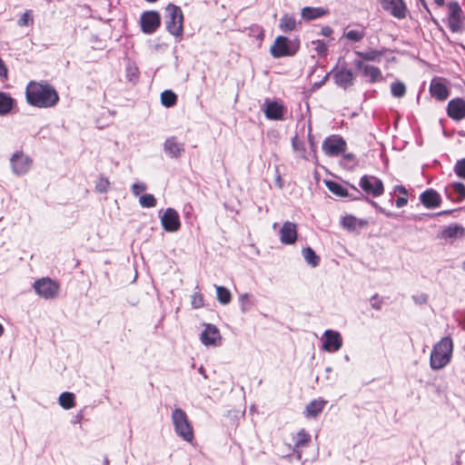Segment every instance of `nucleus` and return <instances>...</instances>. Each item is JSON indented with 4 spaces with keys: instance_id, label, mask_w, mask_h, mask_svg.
I'll list each match as a JSON object with an SVG mask.
<instances>
[{
    "instance_id": "5",
    "label": "nucleus",
    "mask_w": 465,
    "mask_h": 465,
    "mask_svg": "<svg viewBox=\"0 0 465 465\" xmlns=\"http://www.w3.org/2000/svg\"><path fill=\"white\" fill-rule=\"evenodd\" d=\"M165 25L171 35L176 37L182 36L183 33V14L179 6L173 4L167 5Z\"/></svg>"
},
{
    "instance_id": "31",
    "label": "nucleus",
    "mask_w": 465,
    "mask_h": 465,
    "mask_svg": "<svg viewBox=\"0 0 465 465\" xmlns=\"http://www.w3.org/2000/svg\"><path fill=\"white\" fill-rule=\"evenodd\" d=\"M326 187L330 192L339 197H350L348 191L341 184L333 182V181H326Z\"/></svg>"
},
{
    "instance_id": "29",
    "label": "nucleus",
    "mask_w": 465,
    "mask_h": 465,
    "mask_svg": "<svg viewBox=\"0 0 465 465\" xmlns=\"http://www.w3.org/2000/svg\"><path fill=\"white\" fill-rule=\"evenodd\" d=\"M302 253L306 262L312 267H317L320 264V257L311 247L303 248Z\"/></svg>"
},
{
    "instance_id": "43",
    "label": "nucleus",
    "mask_w": 465,
    "mask_h": 465,
    "mask_svg": "<svg viewBox=\"0 0 465 465\" xmlns=\"http://www.w3.org/2000/svg\"><path fill=\"white\" fill-rule=\"evenodd\" d=\"M312 44L314 45L315 52L321 55L325 56L328 52V46L322 40L312 41Z\"/></svg>"
},
{
    "instance_id": "12",
    "label": "nucleus",
    "mask_w": 465,
    "mask_h": 465,
    "mask_svg": "<svg viewBox=\"0 0 465 465\" xmlns=\"http://www.w3.org/2000/svg\"><path fill=\"white\" fill-rule=\"evenodd\" d=\"M200 341L205 346H220L222 335L219 329L211 323L204 324V330L200 334Z\"/></svg>"
},
{
    "instance_id": "19",
    "label": "nucleus",
    "mask_w": 465,
    "mask_h": 465,
    "mask_svg": "<svg viewBox=\"0 0 465 465\" xmlns=\"http://www.w3.org/2000/svg\"><path fill=\"white\" fill-rule=\"evenodd\" d=\"M263 106V112L267 119L275 121L283 119V113L285 109L282 104L275 101L266 100Z\"/></svg>"
},
{
    "instance_id": "64",
    "label": "nucleus",
    "mask_w": 465,
    "mask_h": 465,
    "mask_svg": "<svg viewBox=\"0 0 465 465\" xmlns=\"http://www.w3.org/2000/svg\"><path fill=\"white\" fill-rule=\"evenodd\" d=\"M104 465H109V460L108 458H105L104 460Z\"/></svg>"
},
{
    "instance_id": "48",
    "label": "nucleus",
    "mask_w": 465,
    "mask_h": 465,
    "mask_svg": "<svg viewBox=\"0 0 465 465\" xmlns=\"http://www.w3.org/2000/svg\"><path fill=\"white\" fill-rule=\"evenodd\" d=\"M146 190V185L143 183H135L132 186V193L134 195L138 196Z\"/></svg>"
},
{
    "instance_id": "54",
    "label": "nucleus",
    "mask_w": 465,
    "mask_h": 465,
    "mask_svg": "<svg viewBox=\"0 0 465 465\" xmlns=\"http://www.w3.org/2000/svg\"><path fill=\"white\" fill-rule=\"evenodd\" d=\"M394 192H395V193H401L402 195H407V190H406V188H405L404 186H402V185H397V186H395V188H394Z\"/></svg>"
},
{
    "instance_id": "59",
    "label": "nucleus",
    "mask_w": 465,
    "mask_h": 465,
    "mask_svg": "<svg viewBox=\"0 0 465 465\" xmlns=\"http://www.w3.org/2000/svg\"><path fill=\"white\" fill-rule=\"evenodd\" d=\"M371 306L377 310H380L381 309V302H372L371 303Z\"/></svg>"
},
{
    "instance_id": "52",
    "label": "nucleus",
    "mask_w": 465,
    "mask_h": 465,
    "mask_svg": "<svg viewBox=\"0 0 465 465\" xmlns=\"http://www.w3.org/2000/svg\"><path fill=\"white\" fill-rule=\"evenodd\" d=\"M7 76V69L3 62V60L0 58V77H6Z\"/></svg>"
},
{
    "instance_id": "47",
    "label": "nucleus",
    "mask_w": 465,
    "mask_h": 465,
    "mask_svg": "<svg viewBox=\"0 0 465 465\" xmlns=\"http://www.w3.org/2000/svg\"><path fill=\"white\" fill-rule=\"evenodd\" d=\"M192 306L195 309L201 308L203 306V298L200 292H194L192 295Z\"/></svg>"
},
{
    "instance_id": "14",
    "label": "nucleus",
    "mask_w": 465,
    "mask_h": 465,
    "mask_svg": "<svg viewBox=\"0 0 465 465\" xmlns=\"http://www.w3.org/2000/svg\"><path fill=\"white\" fill-rule=\"evenodd\" d=\"M324 341L322 350L328 352H334L342 347V338L339 331L326 330L323 333Z\"/></svg>"
},
{
    "instance_id": "58",
    "label": "nucleus",
    "mask_w": 465,
    "mask_h": 465,
    "mask_svg": "<svg viewBox=\"0 0 465 465\" xmlns=\"http://www.w3.org/2000/svg\"><path fill=\"white\" fill-rule=\"evenodd\" d=\"M451 212H452V211H450V210L442 211V212H440V213H434V214H430V216L445 215V214H449V213H450Z\"/></svg>"
},
{
    "instance_id": "7",
    "label": "nucleus",
    "mask_w": 465,
    "mask_h": 465,
    "mask_svg": "<svg viewBox=\"0 0 465 465\" xmlns=\"http://www.w3.org/2000/svg\"><path fill=\"white\" fill-rule=\"evenodd\" d=\"M35 292L45 299H54L59 292V285L50 278H42L35 282Z\"/></svg>"
},
{
    "instance_id": "16",
    "label": "nucleus",
    "mask_w": 465,
    "mask_h": 465,
    "mask_svg": "<svg viewBox=\"0 0 465 465\" xmlns=\"http://www.w3.org/2000/svg\"><path fill=\"white\" fill-rule=\"evenodd\" d=\"M382 8L398 18L403 19L407 15V6L403 0H381Z\"/></svg>"
},
{
    "instance_id": "17",
    "label": "nucleus",
    "mask_w": 465,
    "mask_h": 465,
    "mask_svg": "<svg viewBox=\"0 0 465 465\" xmlns=\"http://www.w3.org/2000/svg\"><path fill=\"white\" fill-rule=\"evenodd\" d=\"M448 115L455 120L460 121L465 118V101L461 98L450 100L447 105Z\"/></svg>"
},
{
    "instance_id": "33",
    "label": "nucleus",
    "mask_w": 465,
    "mask_h": 465,
    "mask_svg": "<svg viewBox=\"0 0 465 465\" xmlns=\"http://www.w3.org/2000/svg\"><path fill=\"white\" fill-rule=\"evenodd\" d=\"M451 189L454 193L457 194V201L461 202L465 199V185L462 183L455 182L451 183L446 190L447 195L450 198V193L449 190Z\"/></svg>"
},
{
    "instance_id": "37",
    "label": "nucleus",
    "mask_w": 465,
    "mask_h": 465,
    "mask_svg": "<svg viewBox=\"0 0 465 465\" xmlns=\"http://www.w3.org/2000/svg\"><path fill=\"white\" fill-rule=\"evenodd\" d=\"M364 36L365 30L363 28L345 31L343 34V37L354 43L361 41L364 38Z\"/></svg>"
},
{
    "instance_id": "1",
    "label": "nucleus",
    "mask_w": 465,
    "mask_h": 465,
    "mask_svg": "<svg viewBox=\"0 0 465 465\" xmlns=\"http://www.w3.org/2000/svg\"><path fill=\"white\" fill-rule=\"evenodd\" d=\"M25 98L30 105L37 108H51L59 102V94L54 86L35 81L26 85Z\"/></svg>"
},
{
    "instance_id": "60",
    "label": "nucleus",
    "mask_w": 465,
    "mask_h": 465,
    "mask_svg": "<svg viewBox=\"0 0 465 465\" xmlns=\"http://www.w3.org/2000/svg\"><path fill=\"white\" fill-rule=\"evenodd\" d=\"M344 158L348 159V160H353L354 159V155L352 153H347V154L344 155Z\"/></svg>"
},
{
    "instance_id": "2",
    "label": "nucleus",
    "mask_w": 465,
    "mask_h": 465,
    "mask_svg": "<svg viewBox=\"0 0 465 465\" xmlns=\"http://www.w3.org/2000/svg\"><path fill=\"white\" fill-rule=\"evenodd\" d=\"M452 351V340L450 337H443L433 346L430 357V368L434 371L444 368L450 361Z\"/></svg>"
},
{
    "instance_id": "24",
    "label": "nucleus",
    "mask_w": 465,
    "mask_h": 465,
    "mask_svg": "<svg viewBox=\"0 0 465 465\" xmlns=\"http://www.w3.org/2000/svg\"><path fill=\"white\" fill-rule=\"evenodd\" d=\"M329 13L327 9L322 7L306 6L302 9V16L306 20H313L326 15Z\"/></svg>"
},
{
    "instance_id": "53",
    "label": "nucleus",
    "mask_w": 465,
    "mask_h": 465,
    "mask_svg": "<svg viewBox=\"0 0 465 465\" xmlns=\"http://www.w3.org/2000/svg\"><path fill=\"white\" fill-rule=\"evenodd\" d=\"M362 61H363L362 59L361 60H355L354 61V65H355V67L358 70H360V71H361L363 73L364 72V67H366L367 64H363Z\"/></svg>"
},
{
    "instance_id": "62",
    "label": "nucleus",
    "mask_w": 465,
    "mask_h": 465,
    "mask_svg": "<svg viewBox=\"0 0 465 465\" xmlns=\"http://www.w3.org/2000/svg\"><path fill=\"white\" fill-rule=\"evenodd\" d=\"M351 188L354 190L357 194L361 195V193L354 185H351Z\"/></svg>"
},
{
    "instance_id": "6",
    "label": "nucleus",
    "mask_w": 465,
    "mask_h": 465,
    "mask_svg": "<svg viewBox=\"0 0 465 465\" xmlns=\"http://www.w3.org/2000/svg\"><path fill=\"white\" fill-rule=\"evenodd\" d=\"M33 160L22 151H17L10 158L12 173L16 176L25 175L32 168Z\"/></svg>"
},
{
    "instance_id": "42",
    "label": "nucleus",
    "mask_w": 465,
    "mask_h": 465,
    "mask_svg": "<svg viewBox=\"0 0 465 465\" xmlns=\"http://www.w3.org/2000/svg\"><path fill=\"white\" fill-rule=\"evenodd\" d=\"M110 182L105 177H100L95 183V189L98 193H104L109 190Z\"/></svg>"
},
{
    "instance_id": "56",
    "label": "nucleus",
    "mask_w": 465,
    "mask_h": 465,
    "mask_svg": "<svg viewBox=\"0 0 465 465\" xmlns=\"http://www.w3.org/2000/svg\"><path fill=\"white\" fill-rule=\"evenodd\" d=\"M275 183L280 189H282L283 187V182H282L280 174H277Z\"/></svg>"
},
{
    "instance_id": "46",
    "label": "nucleus",
    "mask_w": 465,
    "mask_h": 465,
    "mask_svg": "<svg viewBox=\"0 0 465 465\" xmlns=\"http://www.w3.org/2000/svg\"><path fill=\"white\" fill-rule=\"evenodd\" d=\"M341 224L344 228H347V229H355L357 224H358V221L355 217L351 216V215H349V216H345L343 219H342V222H341Z\"/></svg>"
},
{
    "instance_id": "23",
    "label": "nucleus",
    "mask_w": 465,
    "mask_h": 465,
    "mask_svg": "<svg viewBox=\"0 0 465 465\" xmlns=\"http://www.w3.org/2000/svg\"><path fill=\"white\" fill-rule=\"evenodd\" d=\"M430 92L433 97L440 101H444L449 96V90L447 86L443 83L435 79L430 83Z\"/></svg>"
},
{
    "instance_id": "15",
    "label": "nucleus",
    "mask_w": 465,
    "mask_h": 465,
    "mask_svg": "<svg viewBox=\"0 0 465 465\" xmlns=\"http://www.w3.org/2000/svg\"><path fill=\"white\" fill-rule=\"evenodd\" d=\"M464 235L465 228L460 224L453 223L442 228V230L437 234V238L453 242L457 239L463 238Z\"/></svg>"
},
{
    "instance_id": "21",
    "label": "nucleus",
    "mask_w": 465,
    "mask_h": 465,
    "mask_svg": "<svg viewBox=\"0 0 465 465\" xmlns=\"http://www.w3.org/2000/svg\"><path fill=\"white\" fill-rule=\"evenodd\" d=\"M420 200L421 203L428 209H433L439 207L441 203V197L439 193L433 189H428L424 191Z\"/></svg>"
},
{
    "instance_id": "8",
    "label": "nucleus",
    "mask_w": 465,
    "mask_h": 465,
    "mask_svg": "<svg viewBox=\"0 0 465 465\" xmlns=\"http://www.w3.org/2000/svg\"><path fill=\"white\" fill-rule=\"evenodd\" d=\"M359 185L367 194L379 197L384 193L383 183L374 175H363L360 179Z\"/></svg>"
},
{
    "instance_id": "3",
    "label": "nucleus",
    "mask_w": 465,
    "mask_h": 465,
    "mask_svg": "<svg viewBox=\"0 0 465 465\" xmlns=\"http://www.w3.org/2000/svg\"><path fill=\"white\" fill-rule=\"evenodd\" d=\"M171 419L175 433L184 441L192 442L194 439L193 429L186 412L181 408H175Z\"/></svg>"
},
{
    "instance_id": "44",
    "label": "nucleus",
    "mask_w": 465,
    "mask_h": 465,
    "mask_svg": "<svg viewBox=\"0 0 465 465\" xmlns=\"http://www.w3.org/2000/svg\"><path fill=\"white\" fill-rule=\"evenodd\" d=\"M454 173L460 178L465 179V158L457 161L454 165Z\"/></svg>"
},
{
    "instance_id": "27",
    "label": "nucleus",
    "mask_w": 465,
    "mask_h": 465,
    "mask_svg": "<svg viewBox=\"0 0 465 465\" xmlns=\"http://www.w3.org/2000/svg\"><path fill=\"white\" fill-rule=\"evenodd\" d=\"M14 99L7 94L0 92V115L7 114L13 108Z\"/></svg>"
},
{
    "instance_id": "28",
    "label": "nucleus",
    "mask_w": 465,
    "mask_h": 465,
    "mask_svg": "<svg viewBox=\"0 0 465 465\" xmlns=\"http://www.w3.org/2000/svg\"><path fill=\"white\" fill-rule=\"evenodd\" d=\"M293 440L295 449L303 448L311 441V435L304 429H302L293 437Z\"/></svg>"
},
{
    "instance_id": "11",
    "label": "nucleus",
    "mask_w": 465,
    "mask_h": 465,
    "mask_svg": "<svg viewBox=\"0 0 465 465\" xmlns=\"http://www.w3.org/2000/svg\"><path fill=\"white\" fill-rule=\"evenodd\" d=\"M140 25L143 33L152 35L160 27L161 17L156 11H145L141 15Z\"/></svg>"
},
{
    "instance_id": "13",
    "label": "nucleus",
    "mask_w": 465,
    "mask_h": 465,
    "mask_svg": "<svg viewBox=\"0 0 465 465\" xmlns=\"http://www.w3.org/2000/svg\"><path fill=\"white\" fill-rule=\"evenodd\" d=\"M161 224L168 232H177L181 227L178 213L173 208H167L161 216Z\"/></svg>"
},
{
    "instance_id": "63",
    "label": "nucleus",
    "mask_w": 465,
    "mask_h": 465,
    "mask_svg": "<svg viewBox=\"0 0 465 465\" xmlns=\"http://www.w3.org/2000/svg\"><path fill=\"white\" fill-rule=\"evenodd\" d=\"M5 329L4 326L0 323V337L4 334Z\"/></svg>"
},
{
    "instance_id": "45",
    "label": "nucleus",
    "mask_w": 465,
    "mask_h": 465,
    "mask_svg": "<svg viewBox=\"0 0 465 465\" xmlns=\"http://www.w3.org/2000/svg\"><path fill=\"white\" fill-rule=\"evenodd\" d=\"M126 76L129 81L135 82L139 76L138 68L135 65L129 64L126 68Z\"/></svg>"
},
{
    "instance_id": "61",
    "label": "nucleus",
    "mask_w": 465,
    "mask_h": 465,
    "mask_svg": "<svg viewBox=\"0 0 465 465\" xmlns=\"http://www.w3.org/2000/svg\"><path fill=\"white\" fill-rule=\"evenodd\" d=\"M434 2L439 5L442 6L445 4V0H434Z\"/></svg>"
},
{
    "instance_id": "10",
    "label": "nucleus",
    "mask_w": 465,
    "mask_h": 465,
    "mask_svg": "<svg viewBox=\"0 0 465 465\" xmlns=\"http://www.w3.org/2000/svg\"><path fill=\"white\" fill-rule=\"evenodd\" d=\"M322 151L328 156H337L347 148L345 140L339 135H331L322 143Z\"/></svg>"
},
{
    "instance_id": "55",
    "label": "nucleus",
    "mask_w": 465,
    "mask_h": 465,
    "mask_svg": "<svg viewBox=\"0 0 465 465\" xmlns=\"http://www.w3.org/2000/svg\"><path fill=\"white\" fill-rule=\"evenodd\" d=\"M328 77H329V74H327L323 77V79H322V80H320V82H319V83H315V84H314V86H315V87H317V88H320L321 86H322V85L325 84V82L327 81Z\"/></svg>"
},
{
    "instance_id": "51",
    "label": "nucleus",
    "mask_w": 465,
    "mask_h": 465,
    "mask_svg": "<svg viewBox=\"0 0 465 465\" xmlns=\"http://www.w3.org/2000/svg\"><path fill=\"white\" fill-rule=\"evenodd\" d=\"M413 300L418 304H423L427 302V296L424 294H420L419 296H413Z\"/></svg>"
},
{
    "instance_id": "41",
    "label": "nucleus",
    "mask_w": 465,
    "mask_h": 465,
    "mask_svg": "<svg viewBox=\"0 0 465 465\" xmlns=\"http://www.w3.org/2000/svg\"><path fill=\"white\" fill-rule=\"evenodd\" d=\"M34 19L31 10H26L19 18L17 25L19 26H28L33 25Z\"/></svg>"
},
{
    "instance_id": "32",
    "label": "nucleus",
    "mask_w": 465,
    "mask_h": 465,
    "mask_svg": "<svg viewBox=\"0 0 465 465\" xmlns=\"http://www.w3.org/2000/svg\"><path fill=\"white\" fill-rule=\"evenodd\" d=\"M355 54L363 61H380L382 56V52L379 50H369L366 52L355 51Z\"/></svg>"
},
{
    "instance_id": "57",
    "label": "nucleus",
    "mask_w": 465,
    "mask_h": 465,
    "mask_svg": "<svg viewBox=\"0 0 465 465\" xmlns=\"http://www.w3.org/2000/svg\"><path fill=\"white\" fill-rule=\"evenodd\" d=\"M292 146H293L294 150H300V148L302 147V143H298L296 138H294L292 140Z\"/></svg>"
},
{
    "instance_id": "49",
    "label": "nucleus",
    "mask_w": 465,
    "mask_h": 465,
    "mask_svg": "<svg viewBox=\"0 0 465 465\" xmlns=\"http://www.w3.org/2000/svg\"><path fill=\"white\" fill-rule=\"evenodd\" d=\"M407 203H408V200L406 198V195H403L402 197H398L397 198L395 205L398 208H401V207L405 206L407 204Z\"/></svg>"
},
{
    "instance_id": "9",
    "label": "nucleus",
    "mask_w": 465,
    "mask_h": 465,
    "mask_svg": "<svg viewBox=\"0 0 465 465\" xmlns=\"http://www.w3.org/2000/svg\"><path fill=\"white\" fill-rule=\"evenodd\" d=\"M448 26L453 33H458L461 30L463 24L462 10L457 1H450L448 4Z\"/></svg>"
},
{
    "instance_id": "39",
    "label": "nucleus",
    "mask_w": 465,
    "mask_h": 465,
    "mask_svg": "<svg viewBox=\"0 0 465 465\" xmlns=\"http://www.w3.org/2000/svg\"><path fill=\"white\" fill-rule=\"evenodd\" d=\"M240 305H241V311L242 312H248L251 307L253 305V301L252 295L249 293H243L239 298Z\"/></svg>"
},
{
    "instance_id": "26",
    "label": "nucleus",
    "mask_w": 465,
    "mask_h": 465,
    "mask_svg": "<svg viewBox=\"0 0 465 465\" xmlns=\"http://www.w3.org/2000/svg\"><path fill=\"white\" fill-rule=\"evenodd\" d=\"M279 27L283 33L293 31L296 28L295 17L289 14L283 15L280 19Z\"/></svg>"
},
{
    "instance_id": "35",
    "label": "nucleus",
    "mask_w": 465,
    "mask_h": 465,
    "mask_svg": "<svg viewBox=\"0 0 465 465\" xmlns=\"http://www.w3.org/2000/svg\"><path fill=\"white\" fill-rule=\"evenodd\" d=\"M177 102V95L171 90H165L161 94V103L165 107H172Z\"/></svg>"
},
{
    "instance_id": "25",
    "label": "nucleus",
    "mask_w": 465,
    "mask_h": 465,
    "mask_svg": "<svg viewBox=\"0 0 465 465\" xmlns=\"http://www.w3.org/2000/svg\"><path fill=\"white\" fill-rule=\"evenodd\" d=\"M326 403H327V401L323 399H317V400L311 401L306 406L307 416L316 417L322 411Z\"/></svg>"
},
{
    "instance_id": "30",
    "label": "nucleus",
    "mask_w": 465,
    "mask_h": 465,
    "mask_svg": "<svg viewBox=\"0 0 465 465\" xmlns=\"http://www.w3.org/2000/svg\"><path fill=\"white\" fill-rule=\"evenodd\" d=\"M363 74L368 76L370 78V82L372 84L382 80L381 70L374 65H366V67H364Z\"/></svg>"
},
{
    "instance_id": "40",
    "label": "nucleus",
    "mask_w": 465,
    "mask_h": 465,
    "mask_svg": "<svg viewBox=\"0 0 465 465\" xmlns=\"http://www.w3.org/2000/svg\"><path fill=\"white\" fill-rule=\"evenodd\" d=\"M139 203L143 208H152L156 205V199L153 194H143L140 197Z\"/></svg>"
},
{
    "instance_id": "4",
    "label": "nucleus",
    "mask_w": 465,
    "mask_h": 465,
    "mask_svg": "<svg viewBox=\"0 0 465 465\" xmlns=\"http://www.w3.org/2000/svg\"><path fill=\"white\" fill-rule=\"evenodd\" d=\"M300 48L298 39L290 41L286 36L279 35L270 47V53L274 58L293 56Z\"/></svg>"
},
{
    "instance_id": "34",
    "label": "nucleus",
    "mask_w": 465,
    "mask_h": 465,
    "mask_svg": "<svg viewBox=\"0 0 465 465\" xmlns=\"http://www.w3.org/2000/svg\"><path fill=\"white\" fill-rule=\"evenodd\" d=\"M59 404L64 410H70L74 407V395L72 392H63L59 396Z\"/></svg>"
},
{
    "instance_id": "36",
    "label": "nucleus",
    "mask_w": 465,
    "mask_h": 465,
    "mask_svg": "<svg viewBox=\"0 0 465 465\" xmlns=\"http://www.w3.org/2000/svg\"><path fill=\"white\" fill-rule=\"evenodd\" d=\"M215 288L218 302L223 305L228 304L232 299L230 291L223 286H215Z\"/></svg>"
},
{
    "instance_id": "38",
    "label": "nucleus",
    "mask_w": 465,
    "mask_h": 465,
    "mask_svg": "<svg viewBox=\"0 0 465 465\" xmlns=\"http://www.w3.org/2000/svg\"><path fill=\"white\" fill-rule=\"evenodd\" d=\"M391 92L394 97L401 98L404 96L406 93V86L401 82L392 83L391 85Z\"/></svg>"
},
{
    "instance_id": "18",
    "label": "nucleus",
    "mask_w": 465,
    "mask_h": 465,
    "mask_svg": "<svg viewBox=\"0 0 465 465\" xmlns=\"http://www.w3.org/2000/svg\"><path fill=\"white\" fill-rule=\"evenodd\" d=\"M280 241L283 244H293L297 240V227L292 222H285L279 231Z\"/></svg>"
},
{
    "instance_id": "50",
    "label": "nucleus",
    "mask_w": 465,
    "mask_h": 465,
    "mask_svg": "<svg viewBox=\"0 0 465 465\" xmlns=\"http://www.w3.org/2000/svg\"><path fill=\"white\" fill-rule=\"evenodd\" d=\"M332 33H333V30L329 25L323 26L321 30V35L323 36H330Z\"/></svg>"
},
{
    "instance_id": "20",
    "label": "nucleus",
    "mask_w": 465,
    "mask_h": 465,
    "mask_svg": "<svg viewBox=\"0 0 465 465\" xmlns=\"http://www.w3.org/2000/svg\"><path fill=\"white\" fill-rule=\"evenodd\" d=\"M335 84L344 89L351 86L354 82V74L351 70L341 68L333 74Z\"/></svg>"
},
{
    "instance_id": "22",
    "label": "nucleus",
    "mask_w": 465,
    "mask_h": 465,
    "mask_svg": "<svg viewBox=\"0 0 465 465\" xmlns=\"http://www.w3.org/2000/svg\"><path fill=\"white\" fill-rule=\"evenodd\" d=\"M163 150L170 157L177 158L184 152V146L175 137H170L164 142Z\"/></svg>"
}]
</instances>
